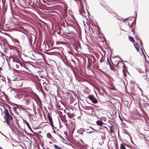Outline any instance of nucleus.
<instances>
[{
  "instance_id": "23",
  "label": "nucleus",
  "mask_w": 149,
  "mask_h": 149,
  "mask_svg": "<svg viewBox=\"0 0 149 149\" xmlns=\"http://www.w3.org/2000/svg\"><path fill=\"white\" fill-rule=\"evenodd\" d=\"M36 79H37L39 81L40 80H41V79L40 78H39L38 77V76H37L36 77Z\"/></svg>"
},
{
  "instance_id": "31",
  "label": "nucleus",
  "mask_w": 149,
  "mask_h": 149,
  "mask_svg": "<svg viewBox=\"0 0 149 149\" xmlns=\"http://www.w3.org/2000/svg\"><path fill=\"white\" fill-rule=\"evenodd\" d=\"M127 23L128 24V25L129 27H130V28H131V26H130V24L128 22H127Z\"/></svg>"
},
{
  "instance_id": "3",
  "label": "nucleus",
  "mask_w": 149,
  "mask_h": 149,
  "mask_svg": "<svg viewBox=\"0 0 149 149\" xmlns=\"http://www.w3.org/2000/svg\"><path fill=\"white\" fill-rule=\"evenodd\" d=\"M119 63V61L117 60H115L112 63L116 67H117Z\"/></svg>"
},
{
  "instance_id": "36",
  "label": "nucleus",
  "mask_w": 149,
  "mask_h": 149,
  "mask_svg": "<svg viewBox=\"0 0 149 149\" xmlns=\"http://www.w3.org/2000/svg\"><path fill=\"white\" fill-rule=\"evenodd\" d=\"M2 135H3V136H4V137H6V138H7V137L5 135H4V134H2Z\"/></svg>"
},
{
  "instance_id": "52",
  "label": "nucleus",
  "mask_w": 149,
  "mask_h": 149,
  "mask_svg": "<svg viewBox=\"0 0 149 149\" xmlns=\"http://www.w3.org/2000/svg\"><path fill=\"white\" fill-rule=\"evenodd\" d=\"M95 93L96 94V92L95 91Z\"/></svg>"
},
{
  "instance_id": "5",
  "label": "nucleus",
  "mask_w": 149,
  "mask_h": 149,
  "mask_svg": "<svg viewBox=\"0 0 149 149\" xmlns=\"http://www.w3.org/2000/svg\"><path fill=\"white\" fill-rule=\"evenodd\" d=\"M100 3H101V4L102 6H103L104 7V8H105V9L107 10V11H108L109 12V13H110V11H109V8L108 7V6H107L106 3H103V4H102L101 3V2H100Z\"/></svg>"
},
{
  "instance_id": "35",
  "label": "nucleus",
  "mask_w": 149,
  "mask_h": 149,
  "mask_svg": "<svg viewBox=\"0 0 149 149\" xmlns=\"http://www.w3.org/2000/svg\"><path fill=\"white\" fill-rule=\"evenodd\" d=\"M72 61L73 62H74V64H75V61H74V60H72Z\"/></svg>"
},
{
  "instance_id": "13",
  "label": "nucleus",
  "mask_w": 149,
  "mask_h": 149,
  "mask_svg": "<svg viewBox=\"0 0 149 149\" xmlns=\"http://www.w3.org/2000/svg\"><path fill=\"white\" fill-rule=\"evenodd\" d=\"M6 120H12L13 118L10 115V116H8L6 117Z\"/></svg>"
},
{
  "instance_id": "38",
  "label": "nucleus",
  "mask_w": 149,
  "mask_h": 149,
  "mask_svg": "<svg viewBox=\"0 0 149 149\" xmlns=\"http://www.w3.org/2000/svg\"><path fill=\"white\" fill-rule=\"evenodd\" d=\"M68 95H69V96L70 97V96H71V94H70V93H68Z\"/></svg>"
},
{
  "instance_id": "18",
  "label": "nucleus",
  "mask_w": 149,
  "mask_h": 149,
  "mask_svg": "<svg viewBox=\"0 0 149 149\" xmlns=\"http://www.w3.org/2000/svg\"><path fill=\"white\" fill-rule=\"evenodd\" d=\"M123 72L124 76L125 77L126 76V71L125 70H123Z\"/></svg>"
},
{
  "instance_id": "51",
  "label": "nucleus",
  "mask_w": 149,
  "mask_h": 149,
  "mask_svg": "<svg viewBox=\"0 0 149 149\" xmlns=\"http://www.w3.org/2000/svg\"><path fill=\"white\" fill-rule=\"evenodd\" d=\"M83 133V132H82V134Z\"/></svg>"
},
{
  "instance_id": "48",
  "label": "nucleus",
  "mask_w": 149,
  "mask_h": 149,
  "mask_svg": "<svg viewBox=\"0 0 149 149\" xmlns=\"http://www.w3.org/2000/svg\"><path fill=\"white\" fill-rule=\"evenodd\" d=\"M40 77H41V78H42V76H40Z\"/></svg>"
},
{
  "instance_id": "17",
  "label": "nucleus",
  "mask_w": 149,
  "mask_h": 149,
  "mask_svg": "<svg viewBox=\"0 0 149 149\" xmlns=\"http://www.w3.org/2000/svg\"><path fill=\"white\" fill-rule=\"evenodd\" d=\"M8 47L10 49H11V50H15V47H14L10 45H8Z\"/></svg>"
},
{
  "instance_id": "14",
  "label": "nucleus",
  "mask_w": 149,
  "mask_h": 149,
  "mask_svg": "<svg viewBox=\"0 0 149 149\" xmlns=\"http://www.w3.org/2000/svg\"><path fill=\"white\" fill-rule=\"evenodd\" d=\"M5 111H6V113H5V116L6 117H7L8 116H10V115L9 113L8 110L7 109H6L5 110Z\"/></svg>"
},
{
  "instance_id": "43",
  "label": "nucleus",
  "mask_w": 149,
  "mask_h": 149,
  "mask_svg": "<svg viewBox=\"0 0 149 149\" xmlns=\"http://www.w3.org/2000/svg\"><path fill=\"white\" fill-rule=\"evenodd\" d=\"M25 68L26 69H27V70H28V69L26 67H25Z\"/></svg>"
},
{
  "instance_id": "27",
  "label": "nucleus",
  "mask_w": 149,
  "mask_h": 149,
  "mask_svg": "<svg viewBox=\"0 0 149 149\" xmlns=\"http://www.w3.org/2000/svg\"><path fill=\"white\" fill-rule=\"evenodd\" d=\"M119 118L120 120L122 122H123V119H122V118L120 117V115H119Z\"/></svg>"
},
{
  "instance_id": "29",
  "label": "nucleus",
  "mask_w": 149,
  "mask_h": 149,
  "mask_svg": "<svg viewBox=\"0 0 149 149\" xmlns=\"http://www.w3.org/2000/svg\"><path fill=\"white\" fill-rule=\"evenodd\" d=\"M142 48H142V47H141V52H142V54H144V52H143V49H142Z\"/></svg>"
},
{
  "instance_id": "20",
  "label": "nucleus",
  "mask_w": 149,
  "mask_h": 149,
  "mask_svg": "<svg viewBox=\"0 0 149 149\" xmlns=\"http://www.w3.org/2000/svg\"><path fill=\"white\" fill-rule=\"evenodd\" d=\"M10 120H6V121L8 125H9L10 127L11 128L10 126L9 125V121Z\"/></svg>"
},
{
  "instance_id": "24",
  "label": "nucleus",
  "mask_w": 149,
  "mask_h": 149,
  "mask_svg": "<svg viewBox=\"0 0 149 149\" xmlns=\"http://www.w3.org/2000/svg\"><path fill=\"white\" fill-rule=\"evenodd\" d=\"M107 62L109 64H109H111L110 62V61H109V59L108 58L107 59Z\"/></svg>"
},
{
  "instance_id": "44",
  "label": "nucleus",
  "mask_w": 149,
  "mask_h": 149,
  "mask_svg": "<svg viewBox=\"0 0 149 149\" xmlns=\"http://www.w3.org/2000/svg\"><path fill=\"white\" fill-rule=\"evenodd\" d=\"M0 132L1 134L2 135V134H3L2 133V132L1 131H0Z\"/></svg>"
},
{
  "instance_id": "11",
  "label": "nucleus",
  "mask_w": 149,
  "mask_h": 149,
  "mask_svg": "<svg viewBox=\"0 0 149 149\" xmlns=\"http://www.w3.org/2000/svg\"><path fill=\"white\" fill-rule=\"evenodd\" d=\"M109 67H110V69L112 70L113 71V72H116V71L115 69V68L112 66L111 64H109Z\"/></svg>"
},
{
  "instance_id": "47",
  "label": "nucleus",
  "mask_w": 149,
  "mask_h": 149,
  "mask_svg": "<svg viewBox=\"0 0 149 149\" xmlns=\"http://www.w3.org/2000/svg\"><path fill=\"white\" fill-rule=\"evenodd\" d=\"M140 91H142L141 89H140Z\"/></svg>"
},
{
  "instance_id": "26",
  "label": "nucleus",
  "mask_w": 149,
  "mask_h": 149,
  "mask_svg": "<svg viewBox=\"0 0 149 149\" xmlns=\"http://www.w3.org/2000/svg\"><path fill=\"white\" fill-rule=\"evenodd\" d=\"M102 138L103 140H104L105 139V135H104V136L103 137H102Z\"/></svg>"
},
{
  "instance_id": "12",
  "label": "nucleus",
  "mask_w": 149,
  "mask_h": 149,
  "mask_svg": "<svg viewBox=\"0 0 149 149\" xmlns=\"http://www.w3.org/2000/svg\"><path fill=\"white\" fill-rule=\"evenodd\" d=\"M47 137L48 139H52L53 138L52 136L49 133H48L47 134Z\"/></svg>"
},
{
  "instance_id": "28",
  "label": "nucleus",
  "mask_w": 149,
  "mask_h": 149,
  "mask_svg": "<svg viewBox=\"0 0 149 149\" xmlns=\"http://www.w3.org/2000/svg\"><path fill=\"white\" fill-rule=\"evenodd\" d=\"M103 61H104V60H103V58H101V59H100V60L99 61H100V62L101 63V62H102Z\"/></svg>"
},
{
  "instance_id": "10",
  "label": "nucleus",
  "mask_w": 149,
  "mask_h": 149,
  "mask_svg": "<svg viewBox=\"0 0 149 149\" xmlns=\"http://www.w3.org/2000/svg\"><path fill=\"white\" fill-rule=\"evenodd\" d=\"M1 32L2 33H3L6 35L8 36L10 38H11V36L9 35V33H5V32H4V31L3 30H2V31H1Z\"/></svg>"
},
{
  "instance_id": "41",
  "label": "nucleus",
  "mask_w": 149,
  "mask_h": 149,
  "mask_svg": "<svg viewBox=\"0 0 149 149\" xmlns=\"http://www.w3.org/2000/svg\"><path fill=\"white\" fill-rule=\"evenodd\" d=\"M128 20V19L127 18H126L125 19V20Z\"/></svg>"
},
{
  "instance_id": "25",
  "label": "nucleus",
  "mask_w": 149,
  "mask_h": 149,
  "mask_svg": "<svg viewBox=\"0 0 149 149\" xmlns=\"http://www.w3.org/2000/svg\"><path fill=\"white\" fill-rule=\"evenodd\" d=\"M134 46L136 48V49L137 51H139V48H138L137 47H136V46L135 45H134Z\"/></svg>"
},
{
  "instance_id": "22",
  "label": "nucleus",
  "mask_w": 149,
  "mask_h": 149,
  "mask_svg": "<svg viewBox=\"0 0 149 149\" xmlns=\"http://www.w3.org/2000/svg\"><path fill=\"white\" fill-rule=\"evenodd\" d=\"M53 130V131H52V132L53 133H54L55 134H57V135H58V136H59L60 137L61 136V135H60V134H57L55 132V130L54 129V130Z\"/></svg>"
},
{
  "instance_id": "45",
  "label": "nucleus",
  "mask_w": 149,
  "mask_h": 149,
  "mask_svg": "<svg viewBox=\"0 0 149 149\" xmlns=\"http://www.w3.org/2000/svg\"><path fill=\"white\" fill-rule=\"evenodd\" d=\"M91 127V128H92V129L93 130H94V129H93V128H92V127Z\"/></svg>"
},
{
  "instance_id": "40",
  "label": "nucleus",
  "mask_w": 149,
  "mask_h": 149,
  "mask_svg": "<svg viewBox=\"0 0 149 149\" xmlns=\"http://www.w3.org/2000/svg\"><path fill=\"white\" fill-rule=\"evenodd\" d=\"M143 55L145 58L146 57V56L144 54H143Z\"/></svg>"
},
{
  "instance_id": "30",
  "label": "nucleus",
  "mask_w": 149,
  "mask_h": 149,
  "mask_svg": "<svg viewBox=\"0 0 149 149\" xmlns=\"http://www.w3.org/2000/svg\"><path fill=\"white\" fill-rule=\"evenodd\" d=\"M122 64L123 65V68H124V67H126V66L125 65V64L124 63H122Z\"/></svg>"
},
{
  "instance_id": "37",
  "label": "nucleus",
  "mask_w": 149,
  "mask_h": 149,
  "mask_svg": "<svg viewBox=\"0 0 149 149\" xmlns=\"http://www.w3.org/2000/svg\"><path fill=\"white\" fill-rule=\"evenodd\" d=\"M103 90V92L104 93H105V90L104 89H102Z\"/></svg>"
},
{
  "instance_id": "33",
  "label": "nucleus",
  "mask_w": 149,
  "mask_h": 149,
  "mask_svg": "<svg viewBox=\"0 0 149 149\" xmlns=\"http://www.w3.org/2000/svg\"><path fill=\"white\" fill-rule=\"evenodd\" d=\"M136 17L135 18V19H134V21H135V20H136V16H137V14H136Z\"/></svg>"
},
{
  "instance_id": "19",
  "label": "nucleus",
  "mask_w": 149,
  "mask_h": 149,
  "mask_svg": "<svg viewBox=\"0 0 149 149\" xmlns=\"http://www.w3.org/2000/svg\"><path fill=\"white\" fill-rule=\"evenodd\" d=\"M50 125L52 127V129L54 130V128H56L53 125V123L50 124Z\"/></svg>"
},
{
  "instance_id": "7",
  "label": "nucleus",
  "mask_w": 149,
  "mask_h": 149,
  "mask_svg": "<svg viewBox=\"0 0 149 149\" xmlns=\"http://www.w3.org/2000/svg\"><path fill=\"white\" fill-rule=\"evenodd\" d=\"M47 118L49 120L50 124L53 123L52 118L49 115V113H48V115L47 116Z\"/></svg>"
},
{
  "instance_id": "34",
  "label": "nucleus",
  "mask_w": 149,
  "mask_h": 149,
  "mask_svg": "<svg viewBox=\"0 0 149 149\" xmlns=\"http://www.w3.org/2000/svg\"><path fill=\"white\" fill-rule=\"evenodd\" d=\"M4 80H5V79H4V78H2V79H1V80H2V81H4Z\"/></svg>"
},
{
  "instance_id": "16",
  "label": "nucleus",
  "mask_w": 149,
  "mask_h": 149,
  "mask_svg": "<svg viewBox=\"0 0 149 149\" xmlns=\"http://www.w3.org/2000/svg\"><path fill=\"white\" fill-rule=\"evenodd\" d=\"M120 149H126L125 146L122 143H121L120 145Z\"/></svg>"
},
{
  "instance_id": "6",
  "label": "nucleus",
  "mask_w": 149,
  "mask_h": 149,
  "mask_svg": "<svg viewBox=\"0 0 149 149\" xmlns=\"http://www.w3.org/2000/svg\"><path fill=\"white\" fill-rule=\"evenodd\" d=\"M28 38L29 43L31 47V46L32 45V38L31 36L29 37V36H28Z\"/></svg>"
},
{
  "instance_id": "49",
  "label": "nucleus",
  "mask_w": 149,
  "mask_h": 149,
  "mask_svg": "<svg viewBox=\"0 0 149 149\" xmlns=\"http://www.w3.org/2000/svg\"><path fill=\"white\" fill-rule=\"evenodd\" d=\"M49 0V1H50L51 0Z\"/></svg>"
},
{
  "instance_id": "8",
  "label": "nucleus",
  "mask_w": 149,
  "mask_h": 149,
  "mask_svg": "<svg viewBox=\"0 0 149 149\" xmlns=\"http://www.w3.org/2000/svg\"><path fill=\"white\" fill-rule=\"evenodd\" d=\"M96 124L98 125L102 126L103 125V122L101 120H97L96 121Z\"/></svg>"
},
{
  "instance_id": "15",
  "label": "nucleus",
  "mask_w": 149,
  "mask_h": 149,
  "mask_svg": "<svg viewBox=\"0 0 149 149\" xmlns=\"http://www.w3.org/2000/svg\"><path fill=\"white\" fill-rule=\"evenodd\" d=\"M129 40L132 42H134V38L131 36H129Z\"/></svg>"
},
{
  "instance_id": "21",
  "label": "nucleus",
  "mask_w": 149,
  "mask_h": 149,
  "mask_svg": "<svg viewBox=\"0 0 149 149\" xmlns=\"http://www.w3.org/2000/svg\"><path fill=\"white\" fill-rule=\"evenodd\" d=\"M139 42H140V45L142 46V47H141L143 48V43L142 42V41L141 40H139Z\"/></svg>"
},
{
  "instance_id": "50",
  "label": "nucleus",
  "mask_w": 149,
  "mask_h": 149,
  "mask_svg": "<svg viewBox=\"0 0 149 149\" xmlns=\"http://www.w3.org/2000/svg\"><path fill=\"white\" fill-rule=\"evenodd\" d=\"M42 23H44V22L43 21L42 22Z\"/></svg>"
},
{
  "instance_id": "46",
  "label": "nucleus",
  "mask_w": 149,
  "mask_h": 149,
  "mask_svg": "<svg viewBox=\"0 0 149 149\" xmlns=\"http://www.w3.org/2000/svg\"><path fill=\"white\" fill-rule=\"evenodd\" d=\"M17 45L18 46H19V47H20V46L19 45Z\"/></svg>"
},
{
  "instance_id": "42",
  "label": "nucleus",
  "mask_w": 149,
  "mask_h": 149,
  "mask_svg": "<svg viewBox=\"0 0 149 149\" xmlns=\"http://www.w3.org/2000/svg\"><path fill=\"white\" fill-rule=\"evenodd\" d=\"M86 11H87V12H88V14L89 13L88 10H86Z\"/></svg>"
},
{
  "instance_id": "1",
  "label": "nucleus",
  "mask_w": 149,
  "mask_h": 149,
  "mask_svg": "<svg viewBox=\"0 0 149 149\" xmlns=\"http://www.w3.org/2000/svg\"><path fill=\"white\" fill-rule=\"evenodd\" d=\"M88 98L91 100L92 102L93 103L96 104L98 102L97 100L93 95H89L88 97H87V98Z\"/></svg>"
},
{
  "instance_id": "4",
  "label": "nucleus",
  "mask_w": 149,
  "mask_h": 149,
  "mask_svg": "<svg viewBox=\"0 0 149 149\" xmlns=\"http://www.w3.org/2000/svg\"><path fill=\"white\" fill-rule=\"evenodd\" d=\"M12 41L15 43H17V44H20V43L19 41V40L17 39H15L14 38H13L11 37V38H10Z\"/></svg>"
},
{
  "instance_id": "9",
  "label": "nucleus",
  "mask_w": 149,
  "mask_h": 149,
  "mask_svg": "<svg viewBox=\"0 0 149 149\" xmlns=\"http://www.w3.org/2000/svg\"><path fill=\"white\" fill-rule=\"evenodd\" d=\"M25 123H26L27 126L28 127V128H29V129L33 133H34V132H33V130H32V129H31V127H30V126L29 124L27 122V121L25 120Z\"/></svg>"
},
{
  "instance_id": "39",
  "label": "nucleus",
  "mask_w": 149,
  "mask_h": 149,
  "mask_svg": "<svg viewBox=\"0 0 149 149\" xmlns=\"http://www.w3.org/2000/svg\"><path fill=\"white\" fill-rule=\"evenodd\" d=\"M84 1H85V2H84V3H85V4H86V5H87V4H86V2H85V0H84Z\"/></svg>"
},
{
  "instance_id": "2",
  "label": "nucleus",
  "mask_w": 149,
  "mask_h": 149,
  "mask_svg": "<svg viewBox=\"0 0 149 149\" xmlns=\"http://www.w3.org/2000/svg\"><path fill=\"white\" fill-rule=\"evenodd\" d=\"M79 13L82 16H85L86 12L84 10V8L80 9L79 10Z\"/></svg>"
},
{
  "instance_id": "32",
  "label": "nucleus",
  "mask_w": 149,
  "mask_h": 149,
  "mask_svg": "<svg viewBox=\"0 0 149 149\" xmlns=\"http://www.w3.org/2000/svg\"><path fill=\"white\" fill-rule=\"evenodd\" d=\"M90 132V131H89V132H87V133H91L92 132Z\"/></svg>"
}]
</instances>
